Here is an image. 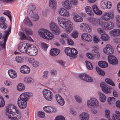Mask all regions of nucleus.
<instances>
[{
  "label": "nucleus",
  "mask_w": 120,
  "mask_h": 120,
  "mask_svg": "<svg viewBox=\"0 0 120 120\" xmlns=\"http://www.w3.org/2000/svg\"><path fill=\"white\" fill-rule=\"evenodd\" d=\"M6 115L9 119L12 120H18L21 117V115L15 105L11 104L9 105L6 108Z\"/></svg>",
  "instance_id": "nucleus-1"
},
{
  "label": "nucleus",
  "mask_w": 120,
  "mask_h": 120,
  "mask_svg": "<svg viewBox=\"0 0 120 120\" xmlns=\"http://www.w3.org/2000/svg\"><path fill=\"white\" fill-rule=\"evenodd\" d=\"M30 93L26 92L21 94L17 100V104L20 109H24L27 105V101L30 96Z\"/></svg>",
  "instance_id": "nucleus-2"
},
{
  "label": "nucleus",
  "mask_w": 120,
  "mask_h": 120,
  "mask_svg": "<svg viewBox=\"0 0 120 120\" xmlns=\"http://www.w3.org/2000/svg\"><path fill=\"white\" fill-rule=\"evenodd\" d=\"M62 19L60 18H58L59 25L62 27L66 29V31L68 33H69L72 29V22L70 20L66 22L62 21Z\"/></svg>",
  "instance_id": "nucleus-3"
},
{
  "label": "nucleus",
  "mask_w": 120,
  "mask_h": 120,
  "mask_svg": "<svg viewBox=\"0 0 120 120\" xmlns=\"http://www.w3.org/2000/svg\"><path fill=\"white\" fill-rule=\"evenodd\" d=\"M38 33L41 37L48 40H50L53 38V34L45 29H40L39 30Z\"/></svg>",
  "instance_id": "nucleus-4"
},
{
  "label": "nucleus",
  "mask_w": 120,
  "mask_h": 120,
  "mask_svg": "<svg viewBox=\"0 0 120 120\" xmlns=\"http://www.w3.org/2000/svg\"><path fill=\"white\" fill-rule=\"evenodd\" d=\"M64 52L67 55L70 56L71 59H74L77 57L78 51L74 48L67 47L65 49Z\"/></svg>",
  "instance_id": "nucleus-5"
},
{
  "label": "nucleus",
  "mask_w": 120,
  "mask_h": 120,
  "mask_svg": "<svg viewBox=\"0 0 120 120\" xmlns=\"http://www.w3.org/2000/svg\"><path fill=\"white\" fill-rule=\"evenodd\" d=\"M43 96L47 100L51 101L53 98V93L48 90L45 89L43 90Z\"/></svg>",
  "instance_id": "nucleus-6"
},
{
  "label": "nucleus",
  "mask_w": 120,
  "mask_h": 120,
  "mask_svg": "<svg viewBox=\"0 0 120 120\" xmlns=\"http://www.w3.org/2000/svg\"><path fill=\"white\" fill-rule=\"evenodd\" d=\"M27 54L28 55L33 56L36 55L38 51L37 48L33 45L30 44V46L28 48Z\"/></svg>",
  "instance_id": "nucleus-7"
},
{
  "label": "nucleus",
  "mask_w": 120,
  "mask_h": 120,
  "mask_svg": "<svg viewBox=\"0 0 120 120\" xmlns=\"http://www.w3.org/2000/svg\"><path fill=\"white\" fill-rule=\"evenodd\" d=\"M30 45V44L27 43L25 45L22 42L20 43L18 46V49L20 52L27 54L28 49Z\"/></svg>",
  "instance_id": "nucleus-8"
},
{
  "label": "nucleus",
  "mask_w": 120,
  "mask_h": 120,
  "mask_svg": "<svg viewBox=\"0 0 120 120\" xmlns=\"http://www.w3.org/2000/svg\"><path fill=\"white\" fill-rule=\"evenodd\" d=\"M49 27L52 32L55 34L57 35L60 32L59 27L54 22H51L50 24Z\"/></svg>",
  "instance_id": "nucleus-9"
},
{
  "label": "nucleus",
  "mask_w": 120,
  "mask_h": 120,
  "mask_svg": "<svg viewBox=\"0 0 120 120\" xmlns=\"http://www.w3.org/2000/svg\"><path fill=\"white\" fill-rule=\"evenodd\" d=\"M114 17L113 13L112 11L105 12L101 16V18L104 20L108 21L110 19H112Z\"/></svg>",
  "instance_id": "nucleus-10"
},
{
  "label": "nucleus",
  "mask_w": 120,
  "mask_h": 120,
  "mask_svg": "<svg viewBox=\"0 0 120 120\" xmlns=\"http://www.w3.org/2000/svg\"><path fill=\"white\" fill-rule=\"evenodd\" d=\"M79 77L83 80L87 82H91L93 81L92 78L87 74H82L79 75Z\"/></svg>",
  "instance_id": "nucleus-11"
},
{
  "label": "nucleus",
  "mask_w": 120,
  "mask_h": 120,
  "mask_svg": "<svg viewBox=\"0 0 120 120\" xmlns=\"http://www.w3.org/2000/svg\"><path fill=\"white\" fill-rule=\"evenodd\" d=\"M108 62L110 64L112 65L118 64V61L116 58L113 56H109L108 57Z\"/></svg>",
  "instance_id": "nucleus-12"
},
{
  "label": "nucleus",
  "mask_w": 120,
  "mask_h": 120,
  "mask_svg": "<svg viewBox=\"0 0 120 120\" xmlns=\"http://www.w3.org/2000/svg\"><path fill=\"white\" fill-rule=\"evenodd\" d=\"M103 51L107 55L112 54L114 52L112 46L109 44L106 45V47L104 49Z\"/></svg>",
  "instance_id": "nucleus-13"
},
{
  "label": "nucleus",
  "mask_w": 120,
  "mask_h": 120,
  "mask_svg": "<svg viewBox=\"0 0 120 120\" xmlns=\"http://www.w3.org/2000/svg\"><path fill=\"white\" fill-rule=\"evenodd\" d=\"M89 21L94 26H97L98 24L101 25L102 24V20L101 19H99L97 21L94 18H90L89 19Z\"/></svg>",
  "instance_id": "nucleus-14"
},
{
  "label": "nucleus",
  "mask_w": 120,
  "mask_h": 120,
  "mask_svg": "<svg viewBox=\"0 0 120 120\" xmlns=\"http://www.w3.org/2000/svg\"><path fill=\"white\" fill-rule=\"evenodd\" d=\"M81 38L83 41H85L88 42H90L92 39L91 36L90 34L87 33H85L82 34Z\"/></svg>",
  "instance_id": "nucleus-15"
},
{
  "label": "nucleus",
  "mask_w": 120,
  "mask_h": 120,
  "mask_svg": "<svg viewBox=\"0 0 120 120\" xmlns=\"http://www.w3.org/2000/svg\"><path fill=\"white\" fill-rule=\"evenodd\" d=\"M6 18L2 16L0 17V27L3 29H5L6 28L8 25L5 23Z\"/></svg>",
  "instance_id": "nucleus-16"
},
{
  "label": "nucleus",
  "mask_w": 120,
  "mask_h": 120,
  "mask_svg": "<svg viewBox=\"0 0 120 120\" xmlns=\"http://www.w3.org/2000/svg\"><path fill=\"white\" fill-rule=\"evenodd\" d=\"M103 27L105 30H111L113 28L114 26L111 22H107L104 23L103 24Z\"/></svg>",
  "instance_id": "nucleus-17"
},
{
  "label": "nucleus",
  "mask_w": 120,
  "mask_h": 120,
  "mask_svg": "<svg viewBox=\"0 0 120 120\" xmlns=\"http://www.w3.org/2000/svg\"><path fill=\"white\" fill-rule=\"evenodd\" d=\"M55 97L57 102L61 106H63L64 105L65 103L64 100L60 95L56 94Z\"/></svg>",
  "instance_id": "nucleus-18"
},
{
  "label": "nucleus",
  "mask_w": 120,
  "mask_h": 120,
  "mask_svg": "<svg viewBox=\"0 0 120 120\" xmlns=\"http://www.w3.org/2000/svg\"><path fill=\"white\" fill-rule=\"evenodd\" d=\"M62 4L63 6L68 10L70 9L71 7V4L70 1L67 0L62 1Z\"/></svg>",
  "instance_id": "nucleus-19"
},
{
  "label": "nucleus",
  "mask_w": 120,
  "mask_h": 120,
  "mask_svg": "<svg viewBox=\"0 0 120 120\" xmlns=\"http://www.w3.org/2000/svg\"><path fill=\"white\" fill-rule=\"evenodd\" d=\"M30 68L26 65L22 66L20 68V71L24 74L29 73L30 72Z\"/></svg>",
  "instance_id": "nucleus-20"
},
{
  "label": "nucleus",
  "mask_w": 120,
  "mask_h": 120,
  "mask_svg": "<svg viewBox=\"0 0 120 120\" xmlns=\"http://www.w3.org/2000/svg\"><path fill=\"white\" fill-rule=\"evenodd\" d=\"M58 12L60 15L62 16L68 17L69 15L68 11L64 8H61L59 10Z\"/></svg>",
  "instance_id": "nucleus-21"
},
{
  "label": "nucleus",
  "mask_w": 120,
  "mask_h": 120,
  "mask_svg": "<svg viewBox=\"0 0 120 120\" xmlns=\"http://www.w3.org/2000/svg\"><path fill=\"white\" fill-rule=\"evenodd\" d=\"M35 8H34V9H31L32 13H31V17L35 21L38 20L39 19V16L38 14L35 11Z\"/></svg>",
  "instance_id": "nucleus-22"
},
{
  "label": "nucleus",
  "mask_w": 120,
  "mask_h": 120,
  "mask_svg": "<svg viewBox=\"0 0 120 120\" xmlns=\"http://www.w3.org/2000/svg\"><path fill=\"white\" fill-rule=\"evenodd\" d=\"M60 50L58 49H51L50 51V54L52 56H55L58 55L60 52Z\"/></svg>",
  "instance_id": "nucleus-23"
},
{
  "label": "nucleus",
  "mask_w": 120,
  "mask_h": 120,
  "mask_svg": "<svg viewBox=\"0 0 120 120\" xmlns=\"http://www.w3.org/2000/svg\"><path fill=\"white\" fill-rule=\"evenodd\" d=\"M92 8L93 11L95 14L98 15H101L102 11L99 10L96 5H93L92 6Z\"/></svg>",
  "instance_id": "nucleus-24"
},
{
  "label": "nucleus",
  "mask_w": 120,
  "mask_h": 120,
  "mask_svg": "<svg viewBox=\"0 0 120 120\" xmlns=\"http://www.w3.org/2000/svg\"><path fill=\"white\" fill-rule=\"evenodd\" d=\"M8 73L11 78L14 79L17 76L16 72L12 69L9 70L8 71Z\"/></svg>",
  "instance_id": "nucleus-25"
},
{
  "label": "nucleus",
  "mask_w": 120,
  "mask_h": 120,
  "mask_svg": "<svg viewBox=\"0 0 120 120\" xmlns=\"http://www.w3.org/2000/svg\"><path fill=\"white\" fill-rule=\"evenodd\" d=\"M49 7L54 10L56 9V0H50L49 2Z\"/></svg>",
  "instance_id": "nucleus-26"
},
{
  "label": "nucleus",
  "mask_w": 120,
  "mask_h": 120,
  "mask_svg": "<svg viewBox=\"0 0 120 120\" xmlns=\"http://www.w3.org/2000/svg\"><path fill=\"white\" fill-rule=\"evenodd\" d=\"M100 85L101 86V89L105 93H108L110 91V89L104 84L103 83L101 84Z\"/></svg>",
  "instance_id": "nucleus-27"
},
{
  "label": "nucleus",
  "mask_w": 120,
  "mask_h": 120,
  "mask_svg": "<svg viewBox=\"0 0 120 120\" xmlns=\"http://www.w3.org/2000/svg\"><path fill=\"white\" fill-rule=\"evenodd\" d=\"M80 117L81 120H88L89 115L87 113L83 112L81 114Z\"/></svg>",
  "instance_id": "nucleus-28"
},
{
  "label": "nucleus",
  "mask_w": 120,
  "mask_h": 120,
  "mask_svg": "<svg viewBox=\"0 0 120 120\" xmlns=\"http://www.w3.org/2000/svg\"><path fill=\"white\" fill-rule=\"evenodd\" d=\"M86 13L89 15L91 16L94 15V13L92 11V8L89 6H86L85 8Z\"/></svg>",
  "instance_id": "nucleus-29"
},
{
  "label": "nucleus",
  "mask_w": 120,
  "mask_h": 120,
  "mask_svg": "<svg viewBox=\"0 0 120 120\" xmlns=\"http://www.w3.org/2000/svg\"><path fill=\"white\" fill-rule=\"evenodd\" d=\"M44 111L48 113H51L54 111L55 109L50 106H47L43 108Z\"/></svg>",
  "instance_id": "nucleus-30"
},
{
  "label": "nucleus",
  "mask_w": 120,
  "mask_h": 120,
  "mask_svg": "<svg viewBox=\"0 0 120 120\" xmlns=\"http://www.w3.org/2000/svg\"><path fill=\"white\" fill-rule=\"evenodd\" d=\"M7 37H3L4 42L0 41V51L5 48L6 42L7 40Z\"/></svg>",
  "instance_id": "nucleus-31"
},
{
  "label": "nucleus",
  "mask_w": 120,
  "mask_h": 120,
  "mask_svg": "<svg viewBox=\"0 0 120 120\" xmlns=\"http://www.w3.org/2000/svg\"><path fill=\"white\" fill-rule=\"evenodd\" d=\"M91 101L92 102L93 108L99 105L98 101L97 99L91 97Z\"/></svg>",
  "instance_id": "nucleus-32"
},
{
  "label": "nucleus",
  "mask_w": 120,
  "mask_h": 120,
  "mask_svg": "<svg viewBox=\"0 0 120 120\" xmlns=\"http://www.w3.org/2000/svg\"><path fill=\"white\" fill-rule=\"evenodd\" d=\"M110 33L114 36L120 35V30L118 29H115L110 32Z\"/></svg>",
  "instance_id": "nucleus-33"
},
{
  "label": "nucleus",
  "mask_w": 120,
  "mask_h": 120,
  "mask_svg": "<svg viewBox=\"0 0 120 120\" xmlns=\"http://www.w3.org/2000/svg\"><path fill=\"white\" fill-rule=\"evenodd\" d=\"M62 38L60 40V42L61 44L62 45H64L65 43V42L64 40V38H68V35L64 33L61 35Z\"/></svg>",
  "instance_id": "nucleus-34"
},
{
  "label": "nucleus",
  "mask_w": 120,
  "mask_h": 120,
  "mask_svg": "<svg viewBox=\"0 0 120 120\" xmlns=\"http://www.w3.org/2000/svg\"><path fill=\"white\" fill-rule=\"evenodd\" d=\"M98 93L99 95L100 99L101 101L102 102H104L106 100V96L100 92H99Z\"/></svg>",
  "instance_id": "nucleus-35"
},
{
  "label": "nucleus",
  "mask_w": 120,
  "mask_h": 120,
  "mask_svg": "<svg viewBox=\"0 0 120 120\" xmlns=\"http://www.w3.org/2000/svg\"><path fill=\"white\" fill-rule=\"evenodd\" d=\"M107 1L102 0L100 4V6L101 8L103 9H106L107 8Z\"/></svg>",
  "instance_id": "nucleus-36"
},
{
  "label": "nucleus",
  "mask_w": 120,
  "mask_h": 120,
  "mask_svg": "<svg viewBox=\"0 0 120 120\" xmlns=\"http://www.w3.org/2000/svg\"><path fill=\"white\" fill-rule=\"evenodd\" d=\"M115 113L116 114H113L112 118L113 120H120L119 116H120V112L118 111H116Z\"/></svg>",
  "instance_id": "nucleus-37"
},
{
  "label": "nucleus",
  "mask_w": 120,
  "mask_h": 120,
  "mask_svg": "<svg viewBox=\"0 0 120 120\" xmlns=\"http://www.w3.org/2000/svg\"><path fill=\"white\" fill-rule=\"evenodd\" d=\"M73 19L76 22H82L83 21L82 18L77 15H75L73 17Z\"/></svg>",
  "instance_id": "nucleus-38"
},
{
  "label": "nucleus",
  "mask_w": 120,
  "mask_h": 120,
  "mask_svg": "<svg viewBox=\"0 0 120 120\" xmlns=\"http://www.w3.org/2000/svg\"><path fill=\"white\" fill-rule=\"evenodd\" d=\"M24 80L25 82L26 83H32L34 81L33 78L29 77H25L24 79Z\"/></svg>",
  "instance_id": "nucleus-39"
},
{
  "label": "nucleus",
  "mask_w": 120,
  "mask_h": 120,
  "mask_svg": "<svg viewBox=\"0 0 120 120\" xmlns=\"http://www.w3.org/2000/svg\"><path fill=\"white\" fill-rule=\"evenodd\" d=\"M98 64L99 66L102 68H105L108 66V63L105 62L101 61L98 63Z\"/></svg>",
  "instance_id": "nucleus-40"
},
{
  "label": "nucleus",
  "mask_w": 120,
  "mask_h": 120,
  "mask_svg": "<svg viewBox=\"0 0 120 120\" xmlns=\"http://www.w3.org/2000/svg\"><path fill=\"white\" fill-rule=\"evenodd\" d=\"M95 69L97 72L99 74L102 76L105 75V72L101 70L98 67H96Z\"/></svg>",
  "instance_id": "nucleus-41"
},
{
  "label": "nucleus",
  "mask_w": 120,
  "mask_h": 120,
  "mask_svg": "<svg viewBox=\"0 0 120 120\" xmlns=\"http://www.w3.org/2000/svg\"><path fill=\"white\" fill-rule=\"evenodd\" d=\"M95 69L97 72L99 74L102 76L105 75V72L101 70L98 67H96Z\"/></svg>",
  "instance_id": "nucleus-42"
},
{
  "label": "nucleus",
  "mask_w": 120,
  "mask_h": 120,
  "mask_svg": "<svg viewBox=\"0 0 120 120\" xmlns=\"http://www.w3.org/2000/svg\"><path fill=\"white\" fill-rule=\"evenodd\" d=\"M17 90L20 91H22L24 90L25 88L24 85L22 83H19L17 87Z\"/></svg>",
  "instance_id": "nucleus-43"
},
{
  "label": "nucleus",
  "mask_w": 120,
  "mask_h": 120,
  "mask_svg": "<svg viewBox=\"0 0 120 120\" xmlns=\"http://www.w3.org/2000/svg\"><path fill=\"white\" fill-rule=\"evenodd\" d=\"M101 38L103 41H107L109 38V37L107 34L104 33V34L101 35Z\"/></svg>",
  "instance_id": "nucleus-44"
},
{
  "label": "nucleus",
  "mask_w": 120,
  "mask_h": 120,
  "mask_svg": "<svg viewBox=\"0 0 120 120\" xmlns=\"http://www.w3.org/2000/svg\"><path fill=\"white\" fill-rule=\"evenodd\" d=\"M85 62L86 67L88 69L91 70L93 69V66L90 63L87 61H86Z\"/></svg>",
  "instance_id": "nucleus-45"
},
{
  "label": "nucleus",
  "mask_w": 120,
  "mask_h": 120,
  "mask_svg": "<svg viewBox=\"0 0 120 120\" xmlns=\"http://www.w3.org/2000/svg\"><path fill=\"white\" fill-rule=\"evenodd\" d=\"M15 59L17 62L19 63H22L23 61V59L22 57L19 56L16 57Z\"/></svg>",
  "instance_id": "nucleus-46"
},
{
  "label": "nucleus",
  "mask_w": 120,
  "mask_h": 120,
  "mask_svg": "<svg viewBox=\"0 0 120 120\" xmlns=\"http://www.w3.org/2000/svg\"><path fill=\"white\" fill-rule=\"evenodd\" d=\"M105 81L106 83L110 85L113 86H115L114 83L112 81L111 79L109 78H107L105 79Z\"/></svg>",
  "instance_id": "nucleus-47"
},
{
  "label": "nucleus",
  "mask_w": 120,
  "mask_h": 120,
  "mask_svg": "<svg viewBox=\"0 0 120 120\" xmlns=\"http://www.w3.org/2000/svg\"><path fill=\"white\" fill-rule=\"evenodd\" d=\"M91 98L88 99L87 101V105L88 108H93L92 102L91 101Z\"/></svg>",
  "instance_id": "nucleus-48"
},
{
  "label": "nucleus",
  "mask_w": 120,
  "mask_h": 120,
  "mask_svg": "<svg viewBox=\"0 0 120 120\" xmlns=\"http://www.w3.org/2000/svg\"><path fill=\"white\" fill-rule=\"evenodd\" d=\"M108 102L109 104L113 103L116 101L115 98L113 97H110L108 99Z\"/></svg>",
  "instance_id": "nucleus-49"
},
{
  "label": "nucleus",
  "mask_w": 120,
  "mask_h": 120,
  "mask_svg": "<svg viewBox=\"0 0 120 120\" xmlns=\"http://www.w3.org/2000/svg\"><path fill=\"white\" fill-rule=\"evenodd\" d=\"M11 12L7 10L3 14L7 15L10 19L11 21Z\"/></svg>",
  "instance_id": "nucleus-50"
},
{
  "label": "nucleus",
  "mask_w": 120,
  "mask_h": 120,
  "mask_svg": "<svg viewBox=\"0 0 120 120\" xmlns=\"http://www.w3.org/2000/svg\"><path fill=\"white\" fill-rule=\"evenodd\" d=\"M75 98L76 101L79 103H81L82 102V100L81 97L78 95L75 96Z\"/></svg>",
  "instance_id": "nucleus-51"
},
{
  "label": "nucleus",
  "mask_w": 120,
  "mask_h": 120,
  "mask_svg": "<svg viewBox=\"0 0 120 120\" xmlns=\"http://www.w3.org/2000/svg\"><path fill=\"white\" fill-rule=\"evenodd\" d=\"M86 24L85 23H81L80 25V30H82L84 31L85 30V27L86 26Z\"/></svg>",
  "instance_id": "nucleus-52"
},
{
  "label": "nucleus",
  "mask_w": 120,
  "mask_h": 120,
  "mask_svg": "<svg viewBox=\"0 0 120 120\" xmlns=\"http://www.w3.org/2000/svg\"><path fill=\"white\" fill-rule=\"evenodd\" d=\"M5 105L4 99L2 97H0V107H3Z\"/></svg>",
  "instance_id": "nucleus-53"
},
{
  "label": "nucleus",
  "mask_w": 120,
  "mask_h": 120,
  "mask_svg": "<svg viewBox=\"0 0 120 120\" xmlns=\"http://www.w3.org/2000/svg\"><path fill=\"white\" fill-rule=\"evenodd\" d=\"M78 33L76 31H74L71 34V36L73 38H77L78 36Z\"/></svg>",
  "instance_id": "nucleus-54"
},
{
  "label": "nucleus",
  "mask_w": 120,
  "mask_h": 120,
  "mask_svg": "<svg viewBox=\"0 0 120 120\" xmlns=\"http://www.w3.org/2000/svg\"><path fill=\"white\" fill-rule=\"evenodd\" d=\"M20 35L21 39L22 40H24L26 39V37L23 33L21 32L20 33Z\"/></svg>",
  "instance_id": "nucleus-55"
},
{
  "label": "nucleus",
  "mask_w": 120,
  "mask_h": 120,
  "mask_svg": "<svg viewBox=\"0 0 120 120\" xmlns=\"http://www.w3.org/2000/svg\"><path fill=\"white\" fill-rule=\"evenodd\" d=\"M11 29L9 28L8 30L4 32V35L3 37H8L9 34V32L11 31Z\"/></svg>",
  "instance_id": "nucleus-56"
},
{
  "label": "nucleus",
  "mask_w": 120,
  "mask_h": 120,
  "mask_svg": "<svg viewBox=\"0 0 120 120\" xmlns=\"http://www.w3.org/2000/svg\"><path fill=\"white\" fill-rule=\"evenodd\" d=\"M41 46L42 48L43 49V50H45V51H46L48 47L47 45L45 43L42 42L41 43Z\"/></svg>",
  "instance_id": "nucleus-57"
},
{
  "label": "nucleus",
  "mask_w": 120,
  "mask_h": 120,
  "mask_svg": "<svg viewBox=\"0 0 120 120\" xmlns=\"http://www.w3.org/2000/svg\"><path fill=\"white\" fill-rule=\"evenodd\" d=\"M38 116L39 117L41 118H44L45 116V114L44 112L41 111H39L38 113Z\"/></svg>",
  "instance_id": "nucleus-58"
},
{
  "label": "nucleus",
  "mask_w": 120,
  "mask_h": 120,
  "mask_svg": "<svg viewBox=\"0 0 120 120\" xmlns=\"http://www.w3.org/2000/svg\"><path fill=\"white\" fill-rule=\"evenodd\" d=\"M105 116L108 118L110 117V111L108 109H106L105 111Z\"/></svg>",
  "instance_id": "nucleus-59"
},
{
  "label": "nucleus",
  "mask_w": 120,
  "mask_h": 120,
  "mask_svg": "<svg viewBox=\"0 0 120 120\" xmlns=\"http://www.w3.org/2000/svg\"><path fill=\"white\" fill-rule=\"evenodd\" d=\"M55 120H65V119L63 116H57L56 117Z\"/></svg>",
  "instance_id": "nucleus-60"
},
{
  "label": "nucleus",
  "mask_w": 120,
  "mask_h": 120,
  "mask_svg": "<svg viewBox=\"0 0 120 120\" xmlns=\"http://www.w3.org/2000/svg\"><path fill=\"white\" fill-rule=\"evenodd\" d=\"M34 67L36 68L38 67L39 65V63L38 61H34L32 64Z\"/></svg>",
  "instance_id": "nucleus-61"
},
{
  "label": "nucleus",
  "mask_w": 120,
  "mask_h": 120,
  "mask_svg": "<svg viewBox=\"0 0 120 120\" xmlns=\"http://www.w3.org/2000/svg\"><path fill=\"white\" fill-rule=\"evenodd\" d=\"M48 71H45L43 72V75H42V77L43 79H46L48 76Z\"/></svg>",
  "instance_id": "nucleus-62"
},
{
  "label": "nucleus",
  "mask_w": 120,
  "mask_h": 120,
  "mask_svg": "<svg viewBox=\"0 0 120 120\" xmlns=\"http://www.w3.org/2000/svg\"><path fill=\"white\" fill-rule=\"evenodd\" d=\"M86 55L89 59H93L94 58V57L93 56L92 54L91 53H87L86 54Z\"/></svg>",
  "instance_id": "nucleus-63"
},
{
  "label": "nucleus",
  "mask_w": 120,
  "mask_h": 120,
  "mask_svg": "<svg viewBox=\"0 0 120 120\" xmlns=\"http://www.w3.org/2000/svg\"><path fill=\"white\" fill-rule=\"evenodd\" d=\"M67 44L69 45H71L73 44V41L71 39L68 38L67 39Z\"/></svg>",
  "instance_id": "nucleus-64"
}]
</instances>
